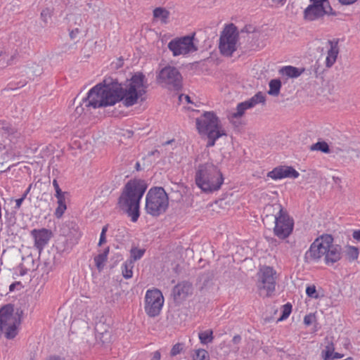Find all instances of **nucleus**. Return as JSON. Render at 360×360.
<instances>
[{
	"label": "nucleus",
	"instance_id": "nucleus-1",
	"mask_svg": "<svg viewBox=\"0 0 360 360\" xmlns=\"http://www.w3.org/2000/svg\"><path fill=\"white\" fill-rule=\"evenodd\" d=\"M147 82L141 72L127 80L124 87L116 79L105 78L88 92V105L94 108L112 106L122 101L126 107L135 105L146 93Z\"/></svg>",
	"mask_w": 360,
	"mask_h": 360
},
{
	"label": "nucleus",
	"instance_id": "nucleus-2",
	"mask_svg": "<svg viewBox=\"0 0 360 360\" xmlns=\"http://www.w3.org/2000/svg\"><path fill=\"white\" fill-rule=\"evenodd\" d=\"M147 188L145 181L139 179H131L124 186L117 199L119 209L134 223H136L140 217L141 200Z\"/></svg>",
	"mask_w": 360,
	"mask_h": 360
},
{
	"label": "nucleus",
	"instance_id": "nucleus-3",
	"mask_svg": "<svg viewBox=\"0 0 360 360\" xmlns=\"http://www.w3.org/2000/svg\"><path fill=\"white\" fill-rule=\"evenodd\" d=\"M342 258L341 248L334 244L330 234H323L316 238L304 254L307 262H319L322 259L326 265L330 266Z\"/></svg>",
	"mask_w": 360,
	"mask_h": 360
},
{
	"label": "nucleus",
	"instance_id": "nucleus-4",
	"mask_svg": "<svg viewBox=\"0 0 360 360\" xmlns=\"http://www.w3.org/2000/svg\"><path fill=\"white\" fill-rule=\"evenodd\" d=\"M224 181L222 172L212 163L200 164L196 168L195 182L202 193L209 194L218 191Z\"/></svg>",
	"mask_w": 360,
	"mask_h": 360
},
{
	"label": "nucleus",
	"instance_id": "nucleus-5",
	"mask_svg": "<svg viewBox=\"0 0 360 360\" xmlns=\"http://www.w3.org/2000/svg\"><path fill=\"white\" fill-rule=\"evenodd\" d=\"M264 219L272 220L274 234L279 239L289 237L294 228V220L280 203L267 205L264 209Z\"/></svg>",
	"mask_w": 360,
	"mask_h": 360
},
{
	"label": "nucleus",
	"instance_id": "nucleus-6",
	"mask_svg": "<svg viewBox=\"0 0 360 360\" xmlns=\"http://www.w3.org/2000/svg\"><path fill=\"white\" fill-rule=\"evenodd\" d=\"M195 127L200 136L207 138V147H212L221 137L227 135L219 117L214 111H205L195 119Z\"/></svg>",
	"mask_w": 360,
	"mask_h": 360
},
{
	"label": "nucleus",
	"instance_id": "nucleus-7",
	"mask_svg": "<svg viewBox=\"0 0 360 360\" xmlns=\"http://www.w3.org/2000/svg\"><path fill=\"white\" fill-rule=\"evenodd\" d=\"M22 311L14 309L11 304L4 306L0 309V336L7 339L15 338L21 323Z\"/></svg>",
	"mask_w": 360,
	"mask_h": 360
},
{
	"label": "nucleus",
	"instance_id": "nucleus-8",
	"mask_svg": "<svg viewBox=\"0 0 360 360\" xmlns=\"http://www.w3.org/2000/svg\"><path fill=\"white\" fill-rule=\"evenodd\" d=\"M169 207L168 195L162 187H153L146 195L145 210L152 217H158Z\"/></svg>",
	"mask_w": 360,
	"mask_h": 360
},
{
	"label": "nucleus",
	"instance_id": "nucleus-9",
	"mask_svg": "<svg viewBox=\"0 0 360 360\" xmlns=\"http://www.w3.org/2000/svg\"><path fill=\"white\" fill-rule=\"evenodd\" d=\"M277 272L271 266H263L257 273V288L262 297H271L276 290Z\"/></svg>",
	"mask_w": 360,
	"mask_h": 360
},
{
	"label": "nucleus",
	"instance_id": "nucleus-10",
	"mask_svg": "<svg viewBox=\"0 0 360 360\" xmlns=\"http://www.w3.org/2000/svg\"><path fill=\"white\" fill-rule=\"evenodd\" d=\"M238 32L233 24L226 26L219 39V49L225 56H231L237 49Z\"/></svg>",
	"mask_w": 360,
	"mask_h": 360
},
{
	"label": "nucleus",
	"instance_id": "nucleus-11",
	"mask_svg": "<svg viewBox=\"0 0 360 360\" xmlns=\"http://www.w3.org/2000/svg\"><path fill=\"white\" fill-rule=\"evenodd\" d=\"M165 303L162 292L157 288L148 289L144 297V311L150 318L159 316Z\"/></svg>",
	"mask_w": 360,
	"mask_h": 360
},
{
	"label": "nucleus",
	"instance_id": "nucleus-12",
	"mask_svg": "<svg viewBox=\"0 0 360 360\" xmlns=\"http://www.w3.org/2000/svg\"><path fill=\"white\" fill-rule=\"evenodd\" d=\"M195 33L191 35L176 37L168 44V49L174 56H187L198 51L195 42Z\"/></svg>",
	"mask_w": 360,
	"mask_h": 360
},
{
	"label": "nucleus",
	"instance_id": "nucleus-13",
	"mask_svg": "<svg viewBox=\"0 0 360 360\" xmlns=\"http://www.w3.org/2000/svg\"><path fill=\"white\" fill-rule=\"evenodd\" d=\"M157 81L169 89L179 90L181 87L182 77L176 68L167 66L160 71Z\"/></svg>",
	"mask_w": 360,
	"mask_h": 360
},
{
	"label": "nucleus",
	"instance_id": "nucleus-14",
	"mask_svg": "<svg viewBox=\"0 0 360 360\" xmlns=\"http://www.w3.org/2000/svg\"><path fill=\"white\" fill-rule=\"evenodd\" d=\"M300 174L293 167L289 166H279L268 172L267 176L273 180H279L285 178L296 179Z\"/></svg>",
	"mask_w": 360,
	"mask_h": 360
},
{
	"label": "nucleus",
	"instance_id": "nucleus-15",
	"mask_svg": "<svg viewBox=\"0 0 360 360\" xmlns=\"http://www.w3.org/2000/svg\"><path fill=\"white\" fill-rule=\"evenodd\" d=\"M31 236L34 238L35 248L41 251L48 244L51 238L52 233L50 230L42 228L33 229L31 231Z\"/></svg>",
	"mask_w": 360,
	"mask_h": 360
},
{
	"label": "nucleus",
	"instance_id": "nucleus-16",
	"mask_svg": "<svg viewBox=\"0 0 360 360\" xmlns=\"http://www.w3.org/2000/svg\"><path fill=\"white\" fill-rule=\"evenodd\" d=\"M323 4L324 3H314V5L309 6L304 12V19L308 21H314L328 13Z\"/></svg>",
	"mask_w": 360,
	"mask_h": 360
},
{
	"label": "nucleus",
	"instance_id": "nucleus-17",
	"mask_svg": "<svg viewBox=\"0 0 360 360\" xmlns=\"http://www.w3.org/2000/svg\"><path fill=\"white\" fill-rule=\"evenodd\" d=\"M328 44L329 45V49L326 58V66L331 68L336 62L339 54L338 41L336 40H329L328 41Z\"/></svg>",
	"mask_w": 360,
	"mask_h": 360
},
{
	"label": "nucleus",
	"instance_id": "nucleus-18",
	"mask_svg": "<svg viewBox=\"0 0 360 360\" xmlns=\"http://www.w3.org/2000/svg\"><path fill=\"white\" fill-rule=\"evenodd\" d=\"M173 293L176 300H184L193 293L192 285L188 282L179 283L174 288Z\"/></svg>",
	"mask_w": 360,
	"mask_h": 360
},
{
	"label": "nucleus",
	"instance_id": "nucleus-19",
	"mask_svg": "<svg viewBox=\"0 0 360 360\" xmlns=\"http://www.w3.org/2000/svg\"><path fill=\"white\" fill-rule=\"evenodd\" d=\"M323 360H335L342 359L343 354L335 352V347L333 342L328 344L321 352Z\"/></svg>",
	"mask_w": 360,
	"mask_h": 360
},
{
	"label": "nucleus",
	"instance_id": "nucleus-20",
	"mask_svg": "<svg viewBox=\"0 0 360 360\" xmlns=\"http://www.w3.org/2000/svg\"><path fill=\"white\" fill-rule=\"evenodd\" d=\"M304 71V69L303 68L300 69L291 65H286L281 68L278 72L283 77H286L288 78H297L300 76Z\"/></svg>",
	"mask_w": 360,
	"mask_h": 360
},
{
	"label": "nucleus",
	"instance_id": "nucleus-21",
	"mask_svg": "<svg viewBox=\"0 0 360 360\" xmlns=\"http://www.w3.org/2000/svg\"><path fill=\"white\" fill-rule=\"evenodd\" d=\"M250 108H251L248 106V103L246 101L238 103L236 107V112H231L228 115L229 120L233 122L235 120L242 117L245 111Z\"/></svg>",
	"mask_w": 360,
	"mask_h": 360
},
{
	"label": "nucleus",
	"instance_id": "nucleus-22",
	"mask_svg": "<svg viewBox=\"0 0 360 360\" xmlns=\"http://www.w3.org/2000/svg\"><path fill=\"white\" fill-rule=\"evenodd\" d=\"M109 251L110 248L109 247H107L103 250V252L98 253V255L94 257L95 265L98 271H101L103 269L108 259Z\"/></svg>",
	"mask_w": 360,
	"mask_h": 360
},
{
	"label": "nucleus",
	"instance_id": "nucleus-23",
	"mask_svg": "<svg viewBox=\"0 0 360 360\" xmlns=\"http://www.w3.org/2000/svg\"><path fill=\"white\" fill-rule=\"evenodd\" d=\"M153 18L160 20L162 23L166 24L168 22L169 12L165 8L158 7L153 10Z\"/></svg>",
	"mask_w": 360,
	"mask_h": 360
},
{
	"label": "nucleus",
	"instance_id": "nucleus-24",
	"mask_svg": "<svg viewBox=\"0 0 360 360\" xmlns=\"http://www.w3.org/2000/svg\"><path fill=\"white\" fill-rule=\"evenodd\" d=\"M53 186L55 189V197L57 199V205H66L65 192L62 191L56 179L53 180Z\"/></svg>",
	"mask_w": 360,
	"mask_h": 360
},
{
	"label": "nucleus",
	"instance_id": "nucleus-25",
	"mask_svg": "<svg viewBox=\"0 0 360 360\" xmlns=\"http://www.w3.org/2000/svg\"><path fill=\"white\" fill-rule=\"evenodd\" d=\"M269 89L268 94L273 96H278L281 88V82L278 79H271L269 83Z\"/></svg>",
	"mask_w": 360,
	"mask_h": 360
},
{
	"label": "nucleus",
	"instance_id": "nucleus-26",
	"mask_svg": "<svg viewBox=\"0 0 360 360\" xmlns=\"http://www.w3.org/2000/svg\"><path fill=\"white\" fill-rule=\"evenodd\" d=\"M345 257L350 262L356 261L359 255V250L356 247L347 245L345 247Z\"/></svg>",
	"mask_w": 360,
	"mask_h": 360
},
{
	"label": "nucleus",
	"instance_id": "nucleus-27",
	"mask_svg": "<svg viewBox=\"0 0 360 360\" xmlns=\"http://www.w3.org/2000/svg\"><path fill=\"white\" fill-rule=\"evenodd\" d=\"M305 292L308 297L315 300H319L324 296L323 293L320 292V290L316 289V285L314 284L307 285Z\"/></svg>",
	"mask_w": 360,
	"mask_h": 360
},
{
	"label": "nucleus",
	"instance_id": "nucleus-28",
	"mask_svg": "<svg viewBox=\"0 0 360 360\" xmlns=\"http://www.w3.org/2000/svg\"><path fill=\"white\" fill-rule=\"evenodd\" d=\"M248 103V106L251 108L255 106L259 103L264 104L266 101V96L264 93L259 91L255 95H254L251 98L246 101Z\"/></svg>",
	"mask_w": 360,
	"mask_h": 360
},
{
	"label": "nucleus",
	"instance_id": "nucleus-29",
	"mask_svg": "<svg viewBox=\"0 0 360 360\" xmlns=\"http://www.w3.org/2000/svg\"><path fill=\"white\" fill-rule=\"evenodd\" d=\"M133 268H134L133 261L131 259L126 261L122 266V276L125 278H131L133 276Z\"/></svg>",
	"mask_w": 360,
	"mask_h": 360
},
{
	"label": "nucleus",
	"instance_id": "nucleus-30",
	"mask_svg": "<svg viewBox=\"0 0 360 360\" xmlns=\"http://www.w3.org/2000/svg\"><path fill=\"white\" fill-rule=\"evenodd\" d=\"M191 357L193 360H210V354L205 349H195L193 351Z\"/></svg>",
	"mask_w": 360,
	"mask_h": 360
},
{
	"label": "nucleus",
	"instance_id": "nucleus-31",
	"mask_svg": "<svg viewBox=\"0 0 360 360\" xmlns=\"http://www.w3.org/2000/svg\"><path fill=\"white\" fill-rule=\"evenodd\" d=\"M198 338L200 341V343L202 345H206L212 342L213 332L212 330H207L205 331H202L199 333Z\"/></svg>",
	"mask_w": 360,
	"mask_h": 360
},
{
	"label": "nucleus",
	"instance_id": "nucleus-32",
	"mask_svg": "<svg viewBox=\"0 0 360 360\" xmlns=\"http://www.w3.org/2000/svg\"><path fill=\"white\" fill-rule=\"evenodd\" d=\"M311 150H319L325 153L330 152L328 144L325 141L317 142L310 147Z\"/></svg>",
	"mask_w": 360,
	"mask_h": 360
},
{
	"label": "nucleus",
	"instance_id": "nucleus-33",
	"mask_svg": "<svg viewBox=\"0 0 360 360\" xmlns=\"http://www.w3.org/2000/svg\"><path fill=\"white\" fill-rule=\"evenodd\" d=\"M292 309V306L290 302H288L282 306L281 307V312L282 315L281 317L278 319V321H283L285 319H287L289 316L290 315Z\"/></svg>",
	"mask_w": 360,
	"mask_h": 360
},
{
	"label": "nucleus",
	"instance_id": "nucleus-34",
	"mask_svg": "<svg viewBox=\"0 0 360 360\" xmlns=\"http://www.w3.org/2000/svg\"><path fill=\"white\" fill-rule=\"evenodd\" d=\"M144 253L145 249H140L137 248H134L130 251L131 257L134 261L141 259L143 256Z\"/></svg>",
	"mask_w": 360,
	"mask_h": 360
},
{
	"label": "nucleus",
	"instance_id": "nucleus-35",
	"mask_svg": "<svg viewBox=\"0 0 360 360\" xmlns=\"http://www.w3.org/2000/svg\"><path fill=\"white\" fill-rule=\"evenodd\" d=\"M184 349V345L182 343L178 342L174 345L170 351V355L172 356H175L179 354Z\"/></svg>",
	"mask_w": 360,
	"mask_h": 360
},
{
	"label": "nucleus",
	"instance_id": "nucleus-36",
	"mask_svg": "<svg viewBox=\"0 0 360 360\" xmlns=\"http://www.w3.org/2000/svg\"><path fill=\"white\" fill-rule=\"evenodd\" d=\"M52 11L48 8L43 9L41 12V18L45 22L47 23L49 20L51 18L52 16Z\"/></svg>",
	"mask_w": 360,
	"mask_h": 360
},
{
	"label": "nucleus",
	"instance_id": "nucleus-37",
	"mask_svg": "<svg viewBox=\"0 0 360 360\" xmlns=\"http://www.w3.org/2000/svg\"><path fill=\"white\" fill-rule=\"evenodd\" d=\"M67 210V205H57V207L56 208L54 215L56 218L60 219L63 217V214Z\"/></svg>",
	"mask_w": 360,
	"mask_h": 360
},
{
	"label": "nucleus",
	"instance_id": "nucleus-38",
	"mask_svg": "<svg viewBox=\"0 0 360 360\" xmlns=\"http://www.w3.org/2000/svg\"><path fill=\"white\" fill-rule=\"evenodd\" d=\"M108 226L105 225L102 228V231L100 235V238L98 241V245L101 246L102 244L105 243L106 242V232L108 231Z\"/></svg>",
	"mask_w": 360,
	"mask_h": 360
},
{
	"label": "nucleus",
	"instance_id": "nucleus-39",
	"mask_svg": "<svg viewBox=\"0 0 360 360\" xmlns=\"http://www.w3.org/2000/svg\"><path fill=\"white\" fill-rule=\"evenodd\" d=\"M315 315L314 314H307L304 317V323L306 326H310L315 320Z\"/></svg>",
	"mask_w": 360,
	"mask_h": 360
},
{
	"label": "nucleus",
	"instance_id": "nucleus-40",
	"mask_svg": "<svg viewBox=\"0 0 360 360\" xmlns=\"http://www.w3.org/2000/svg\"><path fill=\"white\" fill-rule=\"evenodd\" d=\"M287 0H271V7L280 8L285 5Z\"/></svg>",
	"mask_w": 360,
	"mask_h": 360
},
{
	"label": "nucleus",
	"instance_id": "nucleus-41",
	"mask_svg": "<svg viewBox=\"0 0 360 360\" xmlns=\"http://www.w3.org/2000/svg\"><path fill=\"white\" fill-rule=\"evenodd\" d=\"M28 192H29V189L27 191V192L25 193H24L22 195V196L20 198H18V199L15 200V209L18 210V209L20 208L23 201L25 200V199L27 197V195Z\"/></svg>",
	"mask_w": 360,
	"mask_h": 360
},
{
	"label": "nucleus",
	"instance_id": "nucleus-42",
	"mask_svg": "<svg viewBox=\"0 0 360 360\" xmlns=\"http://www.w3.org/2000/svg\"><path fill=\"white\" fill-rule=\"evenodd\" d=\"M41 70H42L41 68L38 65H34L29 68V71L35 75H41Z\"/></svg>",
	"mask_w": 360,
	"mask_h": 360
},
{
	"label": "nucleus",
	"instance_id": "nucleus-43",
	"mask_svg": "<svg viewBox=\"0 0 360 360\" xmlns=\"http://www.w3.org/2000/svg\"><path fill=\"white\" fill-rule=\"evenodd\" d=\"M161 354L159 351H155L151 354L150 360H160Z\"/></svg>",
	"mask_w": 360,
	"mask_h": 360
},
{
	"label": "nucleus",
	"instance_id": "nucleus-44",
	"mask_svg": "<svg viewBox=\"0 0 360 360\" xmlns=\"http://www.w3.org/2000/svg\"><path fill=\"white\" fill-rule=\"evenodd\" d=\"M342 5L348 6L352 5L357 1V0H338Z\"/></svg>",
	"mask_w": 360,
	"mask_h": 360
},
{
	"label": "nucleus",
	"instance_id": "nucleus-45",
	"mask_svg": "<svg viewBox=\"0 0 360 360\" xmlns=\"http://www.w3.org/2000/svg\"><path fill=\"white\" fill-rule=\"evenodd\" d=\"M79 33V30L78 28H75V30H72L70 32V37L72 39H74L76 38V37L77 36V34Z\"/></svg>",
	"mask_w": 360,
	"mask_h": 360
},
{
	"label": "nucleus",
	"instance_id": "nucleus-46",
	"mask_svg": "<svg viewBox=\"0 0 360 360\" xmlns=\"http://www.w3.org/2000/svg\"><path fill=\"white\" fill-rule=\"evenodd\" d=\"M352 236L354 239L360 242V230L354 231Z\"/></svg>",
	"mask_w": 360,
	"mask_h": 360
},
{
	"label": "nucleus",
	"instance_id": "nucleus-47",
	"mask_svg": "<svg viewBox=\"0 0 360 360\" xmlns=\"http://www.w3.org/2000/svg\"><path fill=\"white\" fill-rule=\"evenodd\" d=\"M46 360H65V359L59 356H51Z\"/></svg>",
	"mask_w": 360,
	"mask_h": 360
},
{
	"label": "nucleus",
	"instance_id": "nucleus-48",
	"mask_svg": "<svg viewBox=\"0 0 360 360\" xmlns=\"http://www.w3.org/2000/svg\"><path fill=\"white\" fill-rule=\"evenodd\" d=\"M240 341V335H235V336L233 338V343L237 344V343H238Z\"/></svg>",
	"mask_w": 360,
	"mask_h": 360
},
{
	"label": "nucleus",
	"instance_id": "nucleus-49",
	"mask_svg": "<svg viewBox=\"0 0 360 360\" xmlns=\"http://www.w3.org/2000/svg\"><path fill=\"white\" fill-rule=\"evenodd\" d=\"M185 98L186 99L187 102L189 103L190 102V97L188 96H185Z\"/></svg>",
	"mask_w": 360,
	"mask_h": 360
},
{
	"label": "nucleus",
	"instance_id": "nucleus-50",
	"mask_svg": "<svg viewBox=\"0 0 360 360\" xmlns=\"http://www.w3.org/2000/svg\"><path fill=\"white\" fill-rule=\"evenodd\" d=\"M13 285H10V290H12Z\"/></svg>",
	"mask_w": 360,
	"mask_h": 360
},
{
	"label": "nucleus",
	"instance_id": "nucleus-51",
	"mask_svg": "<svg viewBox=\"0 0 360 360\" xmlns=\"http://www.w3.org/2000/svg\"><path fill=\"white\" fill-rule=\"evenodd\" d=\"M25 85V83L22 84L21 86H24Z\"/></svg>",
	"mask_w": 360,
	"mask_h": 360
}]
</instances>
